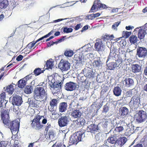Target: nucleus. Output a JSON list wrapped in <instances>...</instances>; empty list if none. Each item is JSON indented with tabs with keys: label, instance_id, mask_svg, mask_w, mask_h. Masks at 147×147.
<instances>
[{
	"label": "nucleus",
	"instance_id": "obj_45",
	"mask_svg": "<svg viewBox=\"0 0 147 147\" xmlns=\"http://www.w3.org/2000/svg\"><path fill=\"white\" fill-rule=\"evenodd\" d=\"M121 142L120 141L119 139L118 140L117 139L116 143L114 144L115 147H121L122 146H123Z\"/></svg>",
	"mask_w": 147,
	"mask_h": 147
},
{
	"label": "nucleus",
	"instance_id": "obj_54",
	"mask_svg": "<svg viewBox=\"0 0 147 147\" xmlns=\"http://www.w3.org/2000/svg\"><path fill=\"white\" fill-rule=\"evenodd\" d=\"M51 147H65V146L64 144L60 143L57 144L55 143L53 144Z\"/></svg>",
	"mask_w": 147,
	"mask_h": 147
},
{
	"label": "nucleus",
	"instance_id": "obj_36",
	"mask_svg": "<svg viewBox=\"0 0 147 147\" xmlns=\"http://www.w3.org/2000/svg\"><path fill=\"white\" fill-rule=\"evenodd\" d=\"M100 15V14L99 13H96L95 14H91L88 15L87 17L88 19L92 20L99 16Z\"/></svg>",
	"mask_w": 147,
	"mask_h": 147
},
{
	"label": "nucleus",
	"instance_id": "obj_57",
	"mask_svg": "<svg viewBox=\"0 0 147 147\" xmlns=\"http://www.w3.org/2000/svg\"><path fill=\"white\" fill-rule=\"evenodd\" d=\"M75 100L72 101L70 104V105L74 107H77L78 105V103H76Z\"/></svg>",
	"mask_w": 147,
	"mask_h": 147
},
{
	"label": "nucleus",
	"instance_id": "obj_63",
	"mask_svg": "<svg viewBox=\"0 0 147 147\" xmlns=\"http://www.w3.org/2000/svg\"><path fill=\"white\" fill-rule=\"evenodd\" d=\"M134 28V26H126L125 27L126 29L128 30L132 29H133Z\"/></svg>",
	"mask_w": 147,
	"mask_h": 147
},
{
	"label": "nucleus",
	"instance_id": "obj_15",
	"mask_svg": "<svg viewBox=\"0 0 147 147\" xmlns=\"http://www.w3.org/2000/svg\"><path fill=\"white\" fill-rule=\"evenodd\" d=\"M70 63L67 61H64L59 63V67L63 71H67L70 67Z\"/></svg>",
	"mask_w": 147,
	"mask_h": 147
},
{
	"label": "nucleus",
	"instance_id": "obj_28",
	"mask_svg": "<svg viewBox=\"0 0 147 147\" xmlns=\"http://www.w3.org/2000/svg\"><path fill=\"white\" fill-rule=\"evenodd\" d=\"M67 104L65 102H62L59 104V111L61 112H65L67 110Z\"/></svg>",
	"mask_w": 147,
	"mask_h": 147
},
{
	"label": "nucleus",
	"instance_id": "obj_55",
	"mask_svg": "<svg viewBox=\"0 0 147 147\" xmlns=\"http://www.w3.org/2000/svg\"><path fill=\"white\" fill-rule=\"evenodd\" d=\"M112 36V35H111L110 36L108 35H105L103 37V38L104 40L106 41L107 40H111V37Z\"/></svg>",
	"mask_w": 147,
	"mask_h": 147
},
{
	"label": "nucleus",
	"instance_id": "obj_14",
	"mask_svg": "<svg viewBox=\"0 0 147 147\" xmlns=\"http://www.w3.org/2000/svg\"><path fill=\"white\" fill-rule=\"evenodd\" d=\"M65 88L66 90L71 91L78 88V85L77 84L75 83L70 82L66 83Z\"/></svg>",
	"mask_w": 147,
	"mask_h": 147
},
{
	"label": "nucleus",
	"instance_id": "obj_50",
	"mask_svg": "<svg viewBox=\"0 0 147 147\" xmlns=\"http://www.w3.org/2000/svg\"><path fill=\"white\" fill-rule=\"evenodd\" d=\"M119 139L120 140V141L121 142V143L123 145L125 143L127 140V138L125 137L121 138H119Z\"/></svg>",
	"mask_w": 147,
	"mask_h": 147
},
{
	"label": "nucleus",
	"instance_id": "obj_3",
	"mask_svg": "<svg viewBox=\"0 0 147 147\" xmlns=\"http://www.w3.org/2000/svg\"><path fill=\"white\" fill-rule=\"evenodd\" d=\"M134 119L138 123L145 122L147 119V113L142 110L137 111L134 116Z\"/></svg>",
	"mask_w": 147,
	"mask_h": 147
},
{
	"label": "nucleus",
	"instance_id": "obj_19",
	"mask_svg": "<svg viewBox=\"0 0 147 147\" xmlns=\"http://www.w3.org/2000/svg\"><path fill=\"white\" fill-rule=\"evenodd\" d=\"M7 102V100H5V93L3 92L0 96V109H2L3 106H5Z\"/></svg>",
	"mask_w": 147,
	"mask_h": 147
},
{
	"label": "nucleus",
	"instance_id": "obj_46",
	"mask_svg": "<svg viewBox=\"0 0 147 147\" xmlns=\"http://www.w3.org/2000/svg\"><path fill=\"white\" fill-rule=\"evenodd\" d=\"M53 31H51L48 34L45 35V36L42 37L41 38H40L37 40V42H38L39 41L45 38H47L51 34H52Z\"/></svg>",
	"mask_w": 147,
	"mask_h": 147
},
{
	"label": "nucleus",
	"instance_id": "obj_18",
	"mask_svg": "<svg viewBox=\"0 0 147 147\" xmlns=\"http://www.w3.org/2000/svg\"><path fill=\"white\" fill-rule=\"evenodd\" d=\"M105 47L101 40L97 42L95 44V50L98 52L104 51L105 49Z\"/></svg>",
	"mask_w": 147,
	"mask_h": 147
},
{
	"label": "nucleus",
	"instance_id": "obj_56",
	"mask_svg": "<svg viewBox=\"0 0 147 147\" xmlns=\"http://www.w3.org/2000/svg\"><path fill=\"white\" fill-rule=\"evenodd\" d=\"M83 26L82 24H77L75 28V29L76 30H78L79 28H81Z\"/></svg>",
	"mask_w": 147,
	"mask_h": 147
},
{
	"label": "nucleus",
	"instance_id": "obj_29",
	"mask_svg": "<svg viewBox=\"0 0 147 147\" xmlns=\"http://www.w3.org/2000/svg\"><path fill=\"white\" fill-rule=\"evenodd\" d=\"M132 71L135 73L140 72L141 70L140 66L138 64H134L132 65Z\"/></svg>",
	"mask_w": 147,
	"mask_h": 147
},
{
	"label": "nucleus",
	"instance_id": "obj_39",
	"mask_svg": "<svg viewBox=\"0 0 147 147\" xmlns=\"http://www.w3.org/2000/svg\"><path fill=\"white\" fill-rule=\"evenodd\" d=\"M45 70H42L40 68L36 69L34 71V73L36 76H38L42 73H43Z\"/></svg>",
	"mask_w": 147,
	"mask_h": 147
},
{
	"label": "nucleus",
	"instance_id": "obj_32",
	"mask_svg": "<svg viewBox=\"0 0 147 147\" xmlns=\"http://www.w3.org/2000/svg\"><path fill=\"white\" fill-rule=\"evenodd\" d=\"M13 86L12 85H8L7 87L6 92L8 93L9 94H12L14 91Z\"/></svg>",
	"mask_w": 147,
	"mask_h": 147
},
{
	"label": "nucleus",
	"instance_id": "obj_1",
	"mask_svg": "<svg viewBox=\"0 0 147 147\" xmlns=\"http://www.w3.org/2000/svg\"><path fill=\"white\" fill-rule=\"evenodd\" d=\"M47 94L43 87L38 86L35 88L34 97L36 100L40 102L45 101L47 100Z\"/></svg>",
	"mask_w": 147,
	"mask_h": 147
},
{
	"label": "nucleus",
	"instance_id": "obj_53",
	"mask_svg": "<svg viewBox=\"0 0 147 147\" xmlns=\"http://www.w3.org/2000/svg\"><path fill=\"white\" fill-rule=\"evenodd\" d=\"M105 146L107 147L111 146V143L108 141V139L107 140L105 141L104 144H103V145H102L101 146H102V147H104Z\"/></svg>",
	"mask_w": 147,
	"mask_h": 147
},
{
	"label": "nucleus",
	"instance_id": "obj_59",
	"mask_svg": "<svg viewBox=\"0 0 147 147\" xmlns=\"http://www.w3.org/2000/svg\"><path fill=\"white\" fill-rule=\"evenodd\" d=\"M37 42H37V40H36V42L34 43H33L32 42H31L28 44V46L29 47V48H30V49H31L32 47H33L34 46L35 44Z\"/></svg>",
	"mask_w": 147,
	"mask_h": 147
},
{
	"label": "nucleus",
	"instance_id": "obj_31",
	"mask_svg": "<svg viewBox=\"0 0 147 147\" xmlns=\"http://www.w3.org/2000/svg\"><path fill=\"white\" fill-rule=\"evenodd\" d=\"M26 80L23 78L20 80L18 82V87L20 88H23L26 84Z\"/></svg>",
	"mask_w": 147,
	"mask_h": 147
},
{
	"label": "nucleus",
	"instance_id": "obj_41",
	"mask_svg": "<svg viewBox=\"0 0 147 147\" xmlns=\"http://www.w3.org/2000/svg\"><path fill=\"white\" fill-rule=\"evenodd\" d=\"M46 65L47 67L52 68L53 66V62L52 61H47Z\"/></svg>",
	"mask_w": 147,
	"mask_h": 147
},
{
	"label": "nucleus",
	"instance_id": "obj_17",
	"mask_svg": "<svg viewBox=\"0 0 147 147\" xmlns=\"http://www.w3.org/2000/svg\"><path fill=\"white\" fill-rule=\"evenodd\" d=\"M115 62H111L107 65L108 69L110 70H113L116 67L119 66V65L121 63V61L120 60L115 61Z\"/></svg>",
	"mask_w": 147,
	"mask_h": 147
},
{
	"label": "nucleus",
	"instance_id": "obj_9",
	"mask_svg": "<svg viewBox=\"0 0 147 147\" xmlns=\"http://www.w3.org/2000/svg\"><path fill=\"white\" fill-rule=\"evenodd\" d=\"M106 5L104 4L101 3L100 1L99 0H95L92 6L90 11L98 10V9H102L106 8Z\"/></svg>",
	"mask_w": 147,
	"mask_h": 147
},
{
	"label": "nucleus",
	"instance_id": "obj_52",
	"mask_svg": "<svg viewBox=\"0 0 147 147\" xmlns=\"http://www.w3.org/2000/svg\"><path fill=\"white\" fill-rule=\"evenodd\" d=\"M90 45L87 44L83 47V48L84 49L85 51L87 52L90 51Z\"/></svg>",
	"mask_w": 147,
	"mask_h": 147
},
{
	"label": "nucleus",
	"instance_id": "obj_2",
	"mask_svg": "<svg viewBox=\"0 0 147 147\" xmlns=\"http://www.w3.org/2000/svg\"><path fill=\"white\" fill-rule=\"evenodd\" d=\"M85 136L84 132L81 131L78 132L76 134L71 136L69 139V143L70 145L76 144L78 142L81 141Z\"/></svg>",
	"mask_w": 147,
	"mask_h": 147
},
{
	"label": "nucleus",
	"instance_id": "obj_37",
	"mask_svg": "<svg viewBox=\"0 0 147 147\" xmlns=\"http://www.w3.org/2000/svg\"><path fill=\"white\" fill-rule=\"evenodd\" d=\"M117 138L115 136H111L108 139V141L111 144H115L117 141Z\"/></svg>",
	"mask_w": 147,
	"mask_h": 147
},
{
	"label": "nucleus",
	"instance_id": "obj_12",
	"mask_svg": "<svg viewBox=\"0 0 147 147\" xmlns=\"http://www.w3.org/2000/svg\"><path fill=\"white\" fill-rule=\"evenodd\" d=\"M137 55L139 57L144 58L147 55V49L144 47H138L137 49Z\"/></svg>",
	"mask_w": 147,
	"mask_h": 147
},
{
	"label": "nucleus",
	"instance_id": "obj_43",
	"mask_svg": "<svg viewBox=\"0 0 147 147\" xmlns=\"http://www.w3.org/2000/svg\"><path fill=\"white\" fill-rule=\"evenodd\" d=\"M120 23V22H115L112 26V29L115 30L116 31L117 30V27Z\"/></svg>",
	"mask_w": 147,
	"mask_h": 147
},
{
	"label": "nucleus",
	"instance_id": "obj_25",
	"mask_svg": "<svg viewBox=\"0 0 147 147\" xmlns=\"http://www.w3.org/2000/svg\"><path fill=\"white\" fill-rule=\"evenodd\" d=\"M119 112L121 116L123 117L127 115L129 110L126 107H121L119 109Z\"/></svg>",
	"mask_w": 147,
	"mask_h": 147
},
{
	"label": "nucleus",
	"instance_id": "obj_49",
	"mask_svg": "<svg viewBox=\"0 0 147 147\" xmlns=\"http://www.w3.org/2000/svg\"><path fill=\"white\" fill-rule=\"evenodd\" d=\"M96 126L95 125H90L88 127L90 128V131H96L97 130L96 129Z\"/></svg>",
	"mask_w": 147,
	"mask_h": 147
},
{
	"label": "nucleus",
	"instance_id": "obj_8",
	"mask_svg": "<svg viewBox=\"0 0 147 147\" xmlns=\"http://www.w3.org/2000/svg\"><path fill=\"white\" fill-rule=\"evenodd\" d=\"M9 110H3L1 112V116L3 123L6 125L9 124Z\"/></svg>",
	"mask_w": 147,
	"mask_h": 147
},
{
	"label": "nucleus",
	"instance_id": "obj_21",
	"mask_svg": "<svg viewBox=\"0 0 147 147\" xmlns=\"http://www.w3.org/2000/svg\"><path fill=\"white\" fill-rule=\"evenodd\" d=\"M85 74V76L88 78H90L93 77L94 74L91 69L89 67L85 68L83 70Z\"/></svg>",
	"mask_w": 147,
	"mask_h": 147
},
{
	"label": "nucleus",
	"instance_id": "obj_23",
	"mask_svg": "<svg viewBox=\"0 0 147 147\" xmlns=\"http://www.w3.org/2000/svg\"><path fill=\"white\" fill-rule=\"evenodd\" d=\"M123 83L126 86L129 87L134 85V82L133 79L128 78H125L123 81Z\"/></svg>",
	"mask_w": 147,
	"mask_h": 147
},
{
	"label": "nucleus",
	"instance_id": "obj_61",
	"mask_svg": "<svg viewBox=\"0 0 147 147\" xmlns=\"http://www.w3.org/2000/svg\"><path fill=\"white\" fill-rule=\"evenodd\" d=\"M31 74H29V75L26 76V77L24 78L23 79L25 80H26V82H27V80H29L30 78H31Z\"/></svg>",
	"mask_w": 147,
	"mask_h": 147
},
{
	"label": "nucleus",
	"instance_id": "obj_47",
	"mask_svg": "<svg viewBox=\"0 0 147 147\" xmlns=\"http://www.w3.org/2000/svg\"><path fill=\"white\" fill-rule=\"evenodd\" d=\"M73 31V29L71 28H67L65 27L64 28L63 32L65 33H68L71 32Z\"/></svg>",
	"mask_w": 147,
	"mask_h": 147
},
{
	"label": "nucleus",
	"instance_id": "obj_10",
	"mask_svg": "<svg viewBox=\"0 0 147 147\" xmlns=\"http://www.w3.org/2000/svg\"><path fill=\"white\" fill-rule=\"evenodd\" d=\"M140 28L138 30V38L141 39L144 38L147 33V23L146 24L143 26L140 27Z\"/></svg>",
	"mask_w": 147,
	"mask_h": 147
},
{
	"label": "nucleus",
	"instance_id": "obj_22",
	"mask_svg": "<svg viewBox=\"0 0 147 147\" xmlns=\"http://www.w3.org/2000/svg\"><path fill=\"white\" fill-rule=\"evenodd\" d=\"M72 117L77 118L80 117L82 115L81 112L78 110H74L69 113Z\"/></svg>",
	"mask_w": 147,
	"mask_h": 147
},
{
	"label": "nucleus",
	"instance_id": "obj_16",
	"mask_svg": "<svg viewBox=\"0 0 147 147\" xmlns=\"http://www.w3.org/2000/svg\"><path fill=\"white\" fill-rule=\"evenodd\" d=\"M116 50V49L114 48H111L109 55L107 61V63L109 61H116V54L115 53Z\"/></svg>",
	"mask_w": 147,
	"mask_h": 147
},
{
	"label": "nucleus",
	"instance_id": "obj_44",
	"mask_svg": "<svg viewBox=\"0 0 147 147\" xmlns=\"http://www.w3.org/2000/svg\"><path fill=\"white\" fill-rule=\"evenodd\" d=\"M131 32H128L127 31H123V36L125 38H127L131 34Z\"/></svg>",
	"mask_w": 147,
	"mask_h": 147
},
{
	"label": "nucleus",
	"instance_id": "obj_48",
	"mask_svg": "<svg viewBox=\"0 0 147 147\" xmlns=\"http://www.w3.org/2000/svg\"><path fill=\"white\" fill-rule=\"evenodd\" d=\"M123 127L119 126L115 128V131L118 132H122L123 130Z\"/></svg>",
	"mask_w": 147,
	"mask_h": 147
},
{
	"label": "nucleus",
	"instance_id": "obj_33",
	"mask_svg": "<svg viewBox=\"0 0 147 147\" xmlns=\"http://www.w3.org/2000/svg\"><path fill=\"white\" fill-rule=\"evenodd\" d=\"M94 65L96 67H99L101 66L102 64V61L99 58H97L93 62Z\"/></svg>",
	"mask_w": 147,
	"mask_h": 147
},
{
	"label": "nucleus",
	"instance_id": "obj_4",
	"mask_svg": "<svg viewBox=\"0 0 147 147\" xmlns=\"http://www.w3.org/2000/svg\"><path fill=\"white\" fill-rule=\"evenodd\" d=\"M140 96L135 95L131 98L129 103V106L132 109H136L138 108L140 102Z\"/></svg>",
	"mask_w": 147,
	"mask_h": 147
},
{
	"label": "nucleus",
	"instance_id": "obj_60",
	"mask_svg": "<svg viewBox=\"0 0 147 147\" xmlns=\"http://www.w3.org/2000/svg\"><path fill=\"white\" fill-rule=\"evenodd\" d=\"M88 25H86L84 26L82 28V30H81V32H83L84 31H85L86 30H87L88 29Z\"/></svg>",
	"mask_w": 147,
	"mask_h": 147
},
{
	"label": "nucleus",
	"instance_id": "obj_26",
	"mask_svg": "<svg viewBox=\"0 0 147 147\" xmlns=\"http://www.w3.org/2000/svg\"><path fill=\"white\" fill-rule=\"evenodd\" d=\"M114 94L116 96H119L121 94L122 89L121 87L116 86L113 89Z\"/></svg>",
	"mask_w": 147,
	"mask_h": 147
},
{
	"label": "nucleus",
	"instance_id": "obj_35",
	"mask_svg": "<svg viewBox=\"0 0 147 147\" xmlns=\"http://www.w3.org/2000/svg\"><path fill=\"white\" fill-rule=\"evenodd\" d=\"M33 90L32 87L30 86H27L25 88L24 92L25 93L27 94H29L31 93Z\"/></svg>",
	"mask_w": 147,
	"mask_h": 147
},
{
	"label": "nucleus",
	"instance_id": "obj_58",
	"mask_svg": "<svg viewBox=\"0 0 147 147\" xmlns=\"http://www.w3.org/2000/svg\"><path fill=\"white\" fill-rule=\"evenodd\" d=\"M103 110L105 112H107L108 111L109 108L107 104H106L104 106Z\"/></svg>",
	"mask_w": 147,
	"mask_h": 147
},
{
	"label": "nucleus",
	"instance_id": "obj_5",
	"mask_svg": "<svg viewBox=\"0 0 147 147\" xmlns=\"http://www.w3.org/2000/svg\"><path fill=\"white\" fill-rule=\"evenodd\" d=\"M20 122L18 121L15 120L12 121L7 126L10 127L12 134L15 135L17 134L19 128Z\"/></svg>",
	"mask_w": 147,
	"mask_h": 147
},
{
	"label": "nucleus",
	"instance_id": "obj_62",
	"mask_svg": "<svg viewBox=\"0 0 147 147\" xmlns=\"http://www.w3.org/2000/svg\"><path fill=\"white\" fill-rule=\"evenodd\" d=\"M23 58V56L22 55H20L16 58V60L18 61H21Z\"/></svg>",
	"mask_w": 147,
	"mask_h": 147
},
{
	"label": "nucleus",
	"instance_id": "obj_13",
	"mask_svg": "<svg viewBox=\"0 0 147 147\" xmlns=\"http://www.w3.org/2000/svg\"><path fill=\"white\" fill-rule=\"evenodd\" d=\"M10 100H11L12 104L13 105L17 106L20 105L22 102L21 97L17 95L11 97Z\"/></svg>",
	"mask_w": 147,
	"mask_h": 147
},
{
	"label": "nucleus",
	"instance_id": "obj_20",
	"mask_svg": "<svg viewBox=\"0 0 147 147\" xmlns=\"http://www.w3.org/2000/svg\"><path fill=\"white\" fill-rule=\"evenodd\" d=\"M74 58L75 59L76 61V65H79L80 67L83 65L85 61V59H84L82 56L80 55L78 56V55H75L74 56Z\"/></svg>",
	"mask_w": 147,
	"mask_h": 147
},
{
	"label": "nucleus",
	"instance_id": "obj_6",
	"mask_svg": "<svg viewBox=\"0 0 147 147\" xmlns=\"http://www.w3.org/2000/svg\"><path fill=\"white\" fill-rule=\"evenodd\" d=\"M62 82H54L51 85V89L53 94L60 93L61 90Z\"/></svg>",
	"mask_w": 147,
	"mask_h": 147
},
{
	"label": "nucleus",
	"instance_id": "obj_38",
	"mask_svg": "<svg viewBox=\"0 0 147 147\" xmlns=\"http://www.w3.org/2000/svg\"><path fill=\"white\" fill-rule=\"evenodd\" d=\"M64 54L66 56L71 57L73 55L74 53L71 50H67L65 51Z\"/></svg>",
	"mask_w": 147,
	"mask_h": 147
},
{
	"label": "nucleus",
	"instance_id": "obj_7",
	"mask_svg": "<svg viewBox=\"0 0 147 147\" xmlns=\"http://www.w3.org/2000/svg\"><path fill=\"white\" fill-rule=\"evenodd\" d=\"M41 118L42 116L40 115L36 116L35 117L31 124L33 128L36 129H39L41 128L42 125L39 121Z\"/></svg>",
	"mask_w": 147,
	"mask_h": 147
},
{
	"label": "nucleus",
	"instance_id": "obj_30",
	"mask_svg": "<svg viewBox=\"0 0 147 147\" xmlns=\"http://www.w3.org/2000/svg\"><path fill=\"white\" fill-rule=\"evenodd\" d=\"M129 39L130 42L131 44H136L138 40L137 37L135 35L131 36Z\"/></svg>",
	"mask_w": 147,
	"mask_h": 147
},
{
	"label": "nucleus",
	"instance_id": "obj_51",
	"mask_svg": "<svg viewBox=\"0 0 147 147\" xmlns=\"http://www.w3.org/2000/svg\"><path fill=\"white\" fill-rule=\"evenodd\" d=\"M95 138L97 140L100 141L102 140L101 134L100 133L97 134L95 136Z\"/></svg>",
	"mask_w": 147,
	"mask_h": 147
},
{
	"label": "nucleus",
	"instance_id": "obj_34",
	"mask_svg": "<svg viewBox=\"0 0 147 147\" xmlns=\"http://www.w3.org/2000/svg\"><path fill=\"white\" fill-rule=\"evenodd\" d=\"M9 4L7 0H3L0 3V8L1 9L5 8Z\"/></svg>",
	"mask_w": 147,
	"mask_h": 147
},
{
	"label": "nucleus",
	"instance_id": "obj_64",
	"mask_svg": "<svg viewBox=\"0 0 147 147\" xmlns=\"http://www.w3.org/2000/svg\"><path fill=\"white\" fill-rule=\"evenodd\" d=\"M47 125H48L47 126L46 128V130L47 131L51 127V124L49 123H47Z\"/></svg>",
	"mask_w": 147,
	"mask_h": 147
},
{
	"label": "nucleus",
	"instance_id": "obj_40",
	"mask_svg": "<svg viewBox=\"0 0 147 147\" xmlns=\"http://www.w3.org/2000/svg\"><path fill=\"white\" fill-rule=\"evenodd\" d=\"M47 137L49 138L52 141L54 137L53 132L52 131H49L47 136Z\"/></svg>",
	"mask_w": 147,
	"mask_h": 147
},
{
	"label": "nucleus",
	"instance_id": "obj_24",
	"mask_svg": "<svg viewBox=\"0 0 147 147\" xmlns=\"http://www.w3.org/2000/svg\"><path fill=\"white\" fill-rule=\"evenodd\" d=\"M32 98H29L27 102L28 103L29 106L32 107L38 108V105L37 103V100Z\"/></svg>",
	"mask_w": 147,
	"mask_h": 147
},
{
	"label": "nucleus",
	"instance_id": "obj_42",
	"mask_svg": "<svg viewBox=\"0 0 147 147\" xmlns=\"http://www.w3.org/2000/svg\"><path fill=\"white\" fill-rule=\"evenodd\" d=\"M110 121L108 119H104L102 123L103 127L106 128L108 125L110 124Z\"/></svg>",
	"mask_w": 147,
	"mask_h": 147
},
{
	"label": "nucleus",
	"instance_id": "obj_27",
	"mask_svg": "<svg viewBox=\"0 0 147 147\" xmlns=\"http://www.w3.org/2000/svg\"><path fill=\"white\" fill-rule=\"evenodd\" d=\"M57 103V100L53 99L50 102V106H48V109L49 111H54V106H56Z\"/></svg>",
	"mask_w": 147,
	"mask_h": 147
},
{
	"label": "nucleus",
	"instance_id": "obj_11",
	"mask_svg": "<svg viewBox=\"0 0 147 147\" xmlns=\"http://www.w3.org/2000/svg\"><path fill=\"white\" fill-rule=\"evenodd\" d=\"M69 121V117L67 116H63L58 120V123L60 127L66 126Z\"/></svg>",
	"mask_w": 147,
	"mask_h": 147
}]
</instances>
